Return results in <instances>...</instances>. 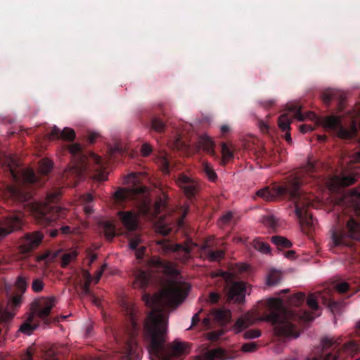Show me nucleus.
Masks as SVG:
<instances>
[{"label": "nucleus", "mask_w": 360, "mask_h": 360, "mask_svg": "<svg viewBox=\"0 0 360 360\" xmlns=\"http://www.w3.org/2000/svg\"><path fill=\"white\" fill-rule=\"evenodd\" d=\"M186 295L183 286L176 282L153 295L147 292L142 295L146 306L151 309L145 321L144 338L150 355L158 360H173L187 352L185 342L176 340L165 345L168 321L166 311L176 308Z\"/></svg>", "instance_id": "1"}, {"label": "nucleus", "mask_w": 360, "mask_h": 360, "mask_svg": "<svg viewBox=\"0 0 360 360\" xmlns=\"http://www.w3.org/2000/svg\"><path fill=\"white\" fill-rule=\"evenodd\" d=\"M316 164L309 160L306 166L292 175L286 186H274L272 188L265 187L257 192V195L266 201H273L277 198L288 196L294 201L295 214L303 232L311 231L314 225L312 215L308 213L306 207L310 205L309 201L304 202L301 186L309 183L311 174L316 171Z\"/></svg>", "instance_id": "2"}, {"label": "nucleus", "mask_w": 360, "mask_h": 360, "mask_svg": "<svg viewBox=\"0 0 360 360\" xmlns=\"http://www.w3.org/2000/svg\"><path fill=\"white\" fill-rule=\"evenodd\" d=\"M267 308V311L263 314V320L271 323L275 335L279 337H298L297 325L314 319L306 310L285 307L283 301L278 298L270 299Z\"/></svg>", "instance_id": "3"}, {"label": "nucleus", "mask_w": 360, "mask_h": 360, "mask_svg": "<svg viewBox=\"0 0 360 360\" xmlns=\"http://www.w3.org/2000/svg\"><path fill=\"white\" fill-rule=\"evenodd\" d=\"M291 110L294 112L295 117L300 121H304L306 118L314 121V125L303 124L300 126V130L303 134L314 130L315 125L322 126L326 130L335 133L339 138L347 140L356 136L360 129V103L347 112L346 119L349 128L342 125L339 116L330 115L321 118L312 112H307L305 116L296 107H293Z\"/></svg>", "instance_id": "4"}, {"label": "nucleus", "mask_w": 360, "mask_h": 360, "mask_svg": "<svg viewBox=\"0 0 360 360\" xmlns=\"http://www.w3.org/2000/svg\"><path fill=\"white\" fill-rule=\"evenodd\" d=\"M60 195V190L55 188L47 193L44 202L38 203L34 207V216L39 224L44 226H61L59 229H53L49 231L52 238L56 237L59 231L68 234L71 230L69 226H62L63 222L61 221L65 219L68 210L57 205Z\"/></svg>", "instance_id": "5"}, {"label": "nucleus", "mask_w": 360, "mask_h": 360, "mask_svg": "<svg viewBox=\"0 0 360 360\" xmlns=\"http://www.w3.org/2000/svg\"><path fill=\"white\" fill-rule=\"evenodd\" d=\"M7 165V169L14 184L8 187L7 195L13 201L22 202L32 197V187L37 184L38 178L32 169L21 171L14 167L15 160Z\"/></svg>", "instance_id": "6"}, {"label": "nucleus", "mask_w": 360, "mask_h": 360, "mask_svg": "<svg viewBox=\"0 0 360 360\" xmlns=\"http://www.w3.org/2000/svg\"><path fill=\"white\" fill-rule=\"evenodd\" d=\"M342 338H325L321 341L323 355L312 360H346V356L353 355L359 350V345L354 340H349L341 349H338Z\"/></svg>", "instance_id": "7"}, {"label": "nucleus", "mask_w": 360, "mask_h": 360, "mask_svg": "<svg viewBox=\"0 0 360 360\" xmlns=\"http://www.w3.org/2000/svg\"><path fill=\"white\" fill-rule=\"evenodd\" d=\"M332 239L335 245L351 246L352 240H360V222L349 218L345 227L333 229Z\"/></svg>", "instance_id": "8"}, {"label": "nucleus", "mask_w": 360, "mask_h": 360, "mask_svg": "<svg viewBox=\"0 0 360 360\" xmlns=\"http://www.w3.org/2000/svg\"><path fill=\"white\" fill-rule=\"evenodd\" d=\"M69 151L73 157L75 165L69 170L65 171L63 177L68 179L70 174L79 177L87 169L88 157L84 154L82 146L79 143L70 145Z\"/></svg>", "instance_id": "9"}, {"label": "nucleus", "mask_w": 360, "mask_h": 360, "mask_svg": "<svg viewBox=\"0 0 360 360\" xmlns=\"http://www.w3.org/2000/svg\"><path fill=\"white\" fill-rule=\"evenodd\" d=\"M158 251L163 255H168L172 252L183 253L182 261L186 262L190 258V254L193 248L196 245L191 240H188L184 245L180 243H172L163 239L157 243Z\"/></svg>", "instance_id": "10"}, {"label": "nucleus", "mask_w": 360, "mask_h": 360, "mask_svg": "<svg viewBox=\"0 0 360 360\" xmlns=\"http://www.w3.org/2000/svg\"><path fill=\"white\" fill-rule=\"evenodd\" d=\"M176 183L191 202L195 199L200 190L199 181L185 174H179Z\"/></svg>", "instance_id": "11"}, {"label": "nucleus", "mask_w": 360, "mask_h": 360, "mask_svg": "<svg viewBox=\"0 0 360 360\" xmlns=\"http://www.w3.org/2000/svg\"><path fill=\"white\" fill-rule=\"evenodd\" d=\"M56 304V299L54 297L49 298L41 297L35 300L32 303L31 309L34 314L41 319L44 323L49 324L48 317Z\"/></svg>", "instance_id": "12"}, {"label": "nucleus", "mask_w": 360, "mask_h": 360, "mask_svg": "<svg viewBox=\"0 0 360 360\" xmlns=\"http://www.w3.org/2000/svg\"><path fill=\"white\" fill-rule=\"evenodd\" d=\"M22 218L19 213H9L0 219V240L15 231L20 229Z\"/></svg>", "instance_id": "13"}, {"label": "nucleus", "mask_w": 360, "mask_h": 360, "mask_svg": "<svg viewBox=\"0 0 360 360\" xmlns=\"http://www.w3.org/2000/svg\"><path fill=\"white\" fill-rule=\"evenodd\" d=\"M146 187L142 185L130 188H120L113 195L114 200L118 206H124V204L129 200H135L138 195L144 194Z\"/></svg>", "instance_id": "14"}, {"label": "nucleus", "mask_w": 360, "mask_h": 360, "mask_svg": "<svg viewBox=\"0 0 360 360\" xmlns=\"http://www.w3.org/2000/svg\"><path fill=\"white\" fill-rule=\"evenodd\" d=\"M44 235L39 232L26 233L18 243V248L22 254H27L36 249L41 243Z\"/></svg>", "instance_id": "15"}, {"label": "nucleus", "mask_w": 360, "mask_h": 360, "mask_svg": "<svg viewBox=\"0 0 360 360\" xmlns=\"http://www.w3.org/2000/svg\"><path fill=\"white\" fill-rule=\"evenodd\" d=\"M149 264L165 276H174L179 273L172 262L164 260L159 257H152L149 260Z\"/></svg>", "instance_id": "16"}, {"label": "nucleus", "mask_w": 360, "mask_h": 360, "mask_svg": "<svg viewBox=\"0 0 360 360\" xmlns=\"http://www.w3.org/2000/svg\"><path fill=\"white\" fill-rule=\"evenodd\" d=\"M127 313L129 316V319L131 324V331L129 332L130 340L127 343V357L128 359L135 353L136 343H134V338L139 332V327L136 320L134 309L131 308H127Z\"/></svg>", "instance_id": "17"}, {"label": "nucleus", "mask_w": 360, "mask_h": 360, "mask_svg": "<svg viewBox=\"0 0 360 360\" xmlns=\"http://www.w3.org/2000/svg\"><path fill=\"white\" fill-rule=\"evenodd\" d=\"M0 285L1 292L5 294L8 297L7 309L8 310L15 311L20 308L22 303L23 295L18 292L15 293L14 295H10L12 286L6 282H1Z\"/></svg>", "instance_id": "18"}, {"label": "nucleus", "mask_w": 360, "mask_h": 360, "mask_svg": "<svg viewBox=\"0 0 360 360\" xmlns=\"http://www.w3.org/2000/svg\"><path fill=\"white\" fill-rule=\"evenodd\" d=\"M245 285L243 282H235L229 288L227 293L229 302L242 304L245 302Z\"/></svg>", "instance_id": "19"}, {"label": "nucleus", "mask_w": 360, "mask_h": 360, "mask_svg": "<svg viewBox=\"0 0 360 360\" xmlns=\"http://www.w3.org/2000/svg\"><path fill=\"white\" fill-rule=\"evenodd\" d=\"M123 226L128 231H136L139 227V214L134 211H120L117 213Z\"/></svg>", "instance_id": "20"}, {"label": "nucleus", "mask_w": 360, "mask_h": 360, "mask_svg": "<svg viewBox=\"0 0 360 360\" xmlns=\"http://www.w3.org/2000/svg\"><path fill=\"white\" fill-rule=\"evenodd\" d=\"M49 139H63L67 141H72L75 138V131L69 127H65L60 130L58 127L53 126L51 132L49 134Z\"/></svg>", "instance_id": "21"}, {"label": "nucleus", "mask_w": 360, "mask_h": 360, "mask_svg": "<svg viewBox=\"0 0 360 360\" xmlns=\"http://www.w3.org/2000/svg\"><path fill=\"white\" fill-rule=\"evenodd\" d=\"M198 358L199 360H226L230 359L225 350L221 348L207 349Z\"/></svg>", "instance_id": "22"}, {"label": "nucleus", "mask_w": 360, "mask_h": 360, "mask_svg": "<svg viewBox=\"0 0 360 360\" xmlns=\"http://www.w3.org/2000/svg\"><path fill=\"white\" fill-rule=\"evenodd\" d=\"M151 283V275L144 271L139 270L135 275L133 286L134 288L145 290Z\"/></svg>", "instance_id": "23"}, {"label": "nucleus", "mask_w": 360, "mask_h": 360, "mask_svg": "<svg viewBox=\"0 0 360 360\" xmlns=\"http://www.w3.org/2000/svg\"><path fill=\"white\" fill-rule=\"evenodd\" d=\"M201 254L210 262L219 261L224 257V251L222 250H212L208 241L205 242L201 248Z\"/></svg>", "instance_id": "24"}, {"label": "nucleus", "mask_w": 360, "mask_h": 360, "mask_svg": "<svg viewBox=\"0 0 360 360\" xmlns=\"http://www.w3.org/2000/svg\"><path fill=\"white\" fill-rule=\"evenodd\" d=\"M321 99L326 105L337 100L340 110H342L344 104V98L335 90H327L321 94Z\"/></svg>", "instance_id": "25"}, {"label": "nucleus", "mask_w": 360, "mask_h": 360, "mask_svg": "<svg viewBox=\"0 0 360 360\" xmlns=\"http://www.w3.org/2000/svg\"><path fill=\"white\" fill-rule=\"evenodd\" d=\"M211 316L216 323L222 326L230 321L231 313L230 310L225 309H213L211 312Z\"/></svg>", "instance_id": "26"}, {"label": "nucleus", "mask_w": 360, "mask_h": 360, "mask_svg": "<svg viewBox=\"0 0 360 360\" xmlns=\"http://www.w3.org/2000/svg\"><path fill=\"white\" fill-rule=\"evenodd\" d=\"M322 302L327 306L333 313L338 312L342 307V303L335 301L333 297L332 291L330 289H326L325 296H322Z\"/></svg>", "instance_id": "27"}, {"label": "nucleus", "mask_w": 360, "mask_h": 360, "mask_svg": "<svg viewBox=\"0 0 360 360\" xmlns=\"http://www.w3.org/2000/svg\"><path fill=\"white\" fill-rule=\"evenodd\" d=\"M199 145L208 154L212 156L216 155L214 142L210 136L207 135L201 136L199 139Z\"/></svg>", "instance_id": "28"}, {"label": "nucleus", "mask_w": 360, "mask_h": 360, "mask_svg": "<svg viewBox=\"0 0 360 360\" xmlns=\"http://www.w3.org/2000/svg\"><path fill=\"white\" fill-rule=\"evenodd\" d=\"M156 162L164 173L169 174L170 171V161L166 152H160L155 159Z\"/></svg>", "instance_id": "29"}, {"label": "nucleus", "mask_w": 360, "mask_h": 360, "mask_svg": "<svg viewBox=\"0 0 360 360\" xmlns=\"http://www.w3.org/2000/svg\"><path fill=\"white\" fill-rule=\"evenodd\" d=\"M326 291L325 292H316L312 294H310L309 297L307 299V304L309 306V307L314 311H317L319 308L318 305V302L321 301L322 302V296H325Z\"/></svg>", "instance_id": "30"}, {"label": "nucleus", "mask_w": 360, "mask_h": 360, "mask_svg": "<svg viewBox=\"0 0 360 360\" xmlns=\"http://www.w3.org/2000/svg\"><path fill=\"white\" fill-rule=\"evenodd\" d=\"M271 241L279 249L289 248L292 245V243L288 238L280 236H272Z\"/></svg>", "instance_id": "31"}, {"label": "nucleus", "mask_w": 360, "mask_h": 360, "mask_svg": "<svg viewBox=\"0 0 360 360\" xmlns=\"http://www.w3.org/2000/svg\"><path fill=\"white\" fill-rule=\"evenodd\" d=\"M261 221L273 231H276L279 226L278 219L273 214L262 217Z\"/></svg>", "instance_id": "32"}, {"label": "nucleus", "mask_w": 360, "mask_h": 360, "mask_svg": "<svg viewBox=\"0 0 360 360\" xmlns=\"http://www.w3.org/2000/svg\"><path fill=\"white\" fill-rule=\"evenodd\" d=\"M33 317L31 316L25 321L20 328V331L26 335H31L32 332L37 328V324L32 323Z\"/></svg>", "instance_id": "33"}, {"label": "nucleus", "mask_w": 360, "mask_h": 360, "mask_svg": "<svg viewBox=\"0 0 360 360\" xmlns=\"http://www.w3.org/2000/svg\"><path fill=\"white\" fill-rule=\"evenodd\" d=\"M202 170L205 176L212 182H214L217 179V175L213 167L208 162H203Z\"/></svg>", "instance_id": "34"}, {"label": "nucleus", "mask_w": 360, "mask_h": 360, "mask_svg": "<svg viewBox=\"0 0 360 360\" xmlns=\"http://www.w3.org/2000/svg\"><path fill=\"white\" fill-rule=\"evenodd\" d=\"M104 235L107 240H111L115 236V227L110 221H105L103 225Z\"/></svg>", "instance_id": "35"}, {"label": "nucleus", "mask_w": 360, "mask_h": 360, "mask_svg": "<svg viewBox=\"0 0 360 360\" xmlns=\"http://www.w3.org/2000/svg\"><path fill=\"white\" fill-rule=\"evenodd\" d=\"M291 118L287 113L281 115L278 120V125L279 128L283 131H289L290 129Z\"/></svg>", "instance_id": "36"}, {"label": "nucleus", "mask_w": 360, "mask_h": 360, "mask_svg": "<svg viewBox=\"0 0 360 360\" xmlns=\"http://www.w3.org/2000/svg\"><path fill=\"white\" fill-rule=\"evenodd\" d=\"M305 300V295L303 292H298L290 296L288 302L290 305L298 307L301 306Z\"/></svg>", "instance_id": "37"}, {"label": "nucleus", "mask_w": 360, "mask_h": 360, "mask_svg": "<svg viewBox=\"0 0 360 360\" xmlns=\"http://www.w3.org/2000/svg\"><path fill=\"white\" fill-rule=\"evenodd\" d=\"M166 127L165 122L160 117H155L151 120V129L158 133H163Z\"/></svg>", "instance_id": "38"}, {"label": "nucleus", "mask_w": 360, "mask_h": 360, "mask_svg": "<svg viewBox=\"0 0 360 360\" xmlns=\"http://www.w3.org/2000/svg\"><path fill=\"white\" fill-rule=\"evenodd\" d=\"M15 285L19 291L18 293H22L23 295L28 286V278H25L22 275H20L17 277Z\"/></svg>", "instance_id": "39"}, {"label": "nucleus", "mask_w": 360, "mask_h": 360, "mask_svg": "<svg viewBox=\"0 0 360 360\" xmlns=\"http://www.w3.org/2000/svg\"><path fill=\"white\" fill-rule=\"evenodd\" d=\"M78 253L76 250L65 253L61 258L62 267H66L70 262L75 261L77 257Z\"/></svg>", "instance_id": "40"}, {"label": "nucleus", "mask_w": 360, "mask_h": 360, "mask_svg": "<svg viewBox=\"0 0 360 360\" xmlns=\"http://www.w3.org/2000/svg\"><path fill=\"white\" fill-rule=\"evenodd\" d=\"M281 280V274L279 271L273 270L271 271L266 278V283L268 285H275L278 284Z\"/></svg>", "instance_id": "41"}, {"label": "nucleus", "mask_w": 360, "mask_h": 360, "mask_svg": "<svg viewBox=\"0 0 360 360\" xmlns=\"http://www.w3.org/2000/svg\"><path fill=\"white\" fill-rule=\"evenodd\" d=\"M252 246L255 249L257 250L258 251L262 252V253H269L270 252V246L268 243L261 241L258 239H255L252 241Z\"/></svg>", "instance_id": "42"}, {"label": "nucleus", "mask_w": 360, "mask_h": 360, "mask_svg": "<svg viewBox=\"0 0 360 360\" xmlns=\"http://www.w3.org/2000/svg\"><path fill=\"white\" fill-rule=\"evenodd\" d=\"M53 163L51 160L44 159L39 163V170L44 175H47L52 169Z\"/></svg>", "instance_id": "43"}, {"label": "nucleus", "mask_w": 360, "mask_h": 360, "mask_svg": "<svg viewBox=\"0 0 360 360\" xmlns=\"http://www.w3.org/2000/svg\"><path fill=\"white\" fill-rule=\"evenodd\" d=\"M44 286L45 283L41 278H35L31 284L32 291L36 293L41 292L44 290Z\"/></svg>", "instance_id": "44"}, {"label": "nucleus", "mask_w": 360, "mask_h": 360, "mask_svg": "<svg viewBox=\"0 0 360 360\" xmlns=\"http://www.w3.org/2000/svg\"><path fill=\"white\" fill-rule=\"evenodd\" d=\"M252 323L249 315H245L244 317L238 319L236 322V326L240 329H245Z\"/></svg>", "instance_id": "45"}, {"label": "nucleus", "mask_w": 360, "mask_h": 360, "mask_svg": "<svg viewBox=\"0 0 360 360\" xmlns=\"http://www.w3.org/2000/svg\"><path fill=\"white\" fill-rule=\"evenodd\" d=\"M338 184L342 187H347L354 184L356 179L353 176H345L337 178Z\"/></svg>", "instance_id": "46"}, {"label": "nucleus", "mask_w": 360, "mask_h": 360, "mask_svg": "<svg viewBox=\"0 0 360 360\" xmlns=\"http://www.w3.org/2000/svg\"><path fill=\"white\" fill-rule=\"evenodd\" d=\"M221 153L223 157V161L224 163L232 159L233 157V152L229 148V146L226 143H221Z\"/></svg>", "instance_id": "47"}, {"label": "nucleus", "mask_w": 360, "mask_h": 360, "mask_svg": "<svg viewBox=\"0 0 360 360\" xmlns=\"http://www.w3.org/2000/svg\"><path fill=\"white\" fill-rule=\"evenodd\" d=\"M84 276L85 278V283L84 285L82 286V290L85 294H89L90 293V284L93 280L92 276L91 274L88 271H85L84 273Z\"/></svg>", "instance_id": "48"}, {"label": "nucleus", "mask_w": 360, "mask_h": 360, "mask_svg": "<svg viewBox=\"0 0 360 360\" xmlns=\"http://www.w3.org/2000/svg\"><path fill=\"white\" fill-rule=\"evenodd\" d=\"M261 335V331L258 329H250L246 330L243 336L245 339H254Z\"/></svg>", "instance_id": "49"}, {"label": "nucleus", "mask_w": 360, "mask_h": 360, "mask_svg": "<svg viewBox=\"0 0 360 360\" xmlns=\"http://www.w3.org/2000/svg\"><path fill=\"white\" fill-rule=\"evenodd\" d=\"M44 360H58L56 351L54 348H50L46 350L44 354Z\"/></svg>", "instance_id": "50"}, {"label": "nucleus", "mask_w": 360, "mask_h": 360, "mask_svg": "<svg viewBox=\"0 0 360 360\" xmlns=\"http://www.w3.org/2000/svg\"><path fill=\"white\" fill-rule=\"evenodd\" d=\"M141 243L140 236L136 235L134 237L129 238V246L132 250H135L138 248L139 245Z\"/></svg>", "instance_id": "51"}, {"label": "nucleus", "mask_w": 360, "mask_h": 360, "mask_svg": "<svg viewBox=\"0 0 360 360\" xmlns=\"http://www.w3.org/2000/svg\"><path fill=\"white\" fill-rule=\"evenodd\" d=\"M152 151H153V148L149 143H144L141 146V153L142 156L148 157V155H150L151 154Z\"/></svg>", "instance_id": "52"}, {"label": "nucleus", "mask_w": 360, "mask_h": 360, "mask_svg": "<svg viewBox=\"0 0 360 360\" xmlns=\"http://www.w3.org/2000/svg\"><path fill=\"white\" fill-rule=\"evenodd\" d=\"M257 348V345L253 342L245 343L242 345V350L245 352H253Z\"/></svg>", "instance_id": "53"}, {"label": "nucleus", "mask_w": 360, "mask_h": 360, "mask_svg": "<svg viewBox=\"0 0 360 360\" xmlns=\"http://www.w3.org/2000/svg\"><path fill=\"white\" fill-rule=\"evenodd\" d=\"M336 290L340 293H345L349 289V285L346 282H342L340 283H338L335 285Z\"/></svg>", "instance_id": "54"}, {"label": "nucleus", "mask_w": 360, "mask_h": 360, "mask_svg": "<svg viewBox=\"0 0 360 360\" xmlns=\"http://www.w3.org/2000/svg\"><path fill=\"white\" fill-rule=\"evenodd\" d=\"M220 297H221V296L219 293L215 292H212L209 295L208 302L212 304H217L219 302V300H220Z\"/></svg>", "instance_id": "55"}, {"label": "nucleus", "mask_w": 360, "mask_h": 360, "mask_svg": "<svg viewBox=\"0 0 360 360\" xmlns=\"http://www.w3.org/2000/svg\"><path fill=\"white\" fill-rule=\"evenodd\" d=\"M34 349L33 346L29 347L27 349L26 353L22 356V360H33Z\"/></svg>", "instance_id": "56"}, {"label": "nucleus", "mask_w": 360, "mask_h": 360, "mask_svg": "<svg viewBox=\"0 0 360 360\" xmlns=\"http://www.w3.org/2000/svg\"><path fill=\"white\" fill-rule=\"evenodd\" d=\"M202 311V309H200V311L198 313H196L193 315V316L192 317V320H191V326H190L189 329L192 328L193 327H194L198 324V323L200 321V314Z\"/></svg>", "instance_id": "57"}, {"label": "nucleus", "mask_w": 360, "mask_h": 360, "mask_svg": "<svg viewBox=\"0 0 360 360\" xmlns=\"http://www.w3.org/2000/svg\"><path fill=\"white\" fill-rule=\"evenodd\" d=\"M146 250V248L144 246H141V248H138L136 250H135V254L136 257L138 259H141L143 258L145 252Z\"/></svg>", "instance_id": "58"}, {"label": "nucleus", "mask_w": 360, "mask_h": 360, "mask_svg": "<svg viewBox=\"0 0 360 360\" xmlns=\"http://www.w3.org/2000/svg\"><path fill=\"white\" fill-rule=\"evenodd\" d=\"M91 156L92 160L96 163V165L100 167H103V160L100 156L94 153L91 154Z\"/></svg>", "instance_id": "59"}, {"label": "nucleus", "mask_w": 360, "mask_h": 360, "mask_svg": "<svg viewBox=\"0 0 360 360\" xmlns=\"http://www.w3.org/2000/svg\"><path fill=\"white\" fill-rule=\"evenodd\" d=\"M232 218L231 212H227L220 218V221L223 224L229 223Z\"/></svg>", "instance_id": "60"}, {"label": "nucleus", "mask_w": 360, "mask_h": 360, "mask_svg": "<svg viewBox=\"0 0 360 360\" xmlns=\"http://www.w3.org/2000/svg\"><path fill=\"white\" fill-rule=\"evenodd\" d=\"M259 127L263 133H268L269 127L264 121L260 120L259 122Z\"/></svg>", "instance_id": "61"}, {"label": "nucleus", "mask_w": 360, "mask_h": 360, "mask_svg": "<svg viewBox=\"0 0 360 360\" xmlns=\"http://www.w3.org/2000/svg\"><path fill=\"white\" fill-rule=\"evenodd\" d=\"M98 134L95 132H91L88 134V141L90 143H94L96 141V139L98 137Z\"/></svg>", "instance_id": "62"}, {"label": "nucleus", "mask_w": 360, "mask_h": 360, "mask_svg": "<svg viewBox=\"0 0 360 360\" xmlns=\"http://www.w3.org/2000/svg\"><path fill=\"white\" fill-rule=\"evenodd\" d=\"M104 266L102 267V269L96 272V276L94 278V283H97L100 281L103 271Z\"/></svg>", "instance_id": "63"}, {"label": "nucleus", "mask_w": 360, "mask_h": 360, "mask_svg": "<svg viewBox=\"0 0 360 360\" xmlns=\"http://www.w3.org/2000/svg\"><path fill=\"white\" fill-rule=\"evenodd\" d=\"M353 160L355 162H360V150L354 153Z\"/></svg>", "instance_id": "64"}]
</instances>
